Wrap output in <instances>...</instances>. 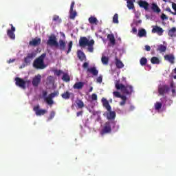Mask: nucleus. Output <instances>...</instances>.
Masks as SVG:
<instances>
[{
    "instance_id": "09e8293b",
    "label": "nucleus",
    "mask_w": 176,
    "mask_h": 176,
    "mask_svg": "<svg viewBox=\"0 0 176 176\" xmlns=\"http://www.w3.org/2000/svg\"><path fill=\"white\" fill-rule=\"evenodd\" d=\"M82 68L84 69H86L87 68H89V63L85 62L82 65Z\"/></svg>"
},
{
    "instance_id": "2eb2a0df",
    "label": "nucleus",
    "mask_w": 176,
    "mask_h": 176,
    "mask_svg": "<svg viewBox=\"0 0 176 176\" xmlns=\"http://www.w3.org/2000/svg\"><path fill=\"white\" fill-rule=\"evenodd\" d=\"M41 80H42V76H41V74H37L32 79V86H34V87H38V86H39V83H41Z\"/></svg>"
},
{
    "instance_id": "6e6552de",
    "label": "nucleus",
    "mask_w": 176,
    "mask_h": 176,
    "mask_svg": "<svg viewBox=\"0 0 176 176\" xmlns=\"http://www.w3.org/2000/svg\"><path fill=\"white\" fill-rule=\"evenodd\" d=\"M33 111L35 112L36 116H43V115H46V113H47V110L41 109V106L39 104L34 106Z\"/></svg>"
},
{
    "instance_id": "58836bf2",
    "label": "nucleus",
    "mask_w": 176,
    "mask_h": 176,
    "mask_svg": "<svg viewBox=\"0 0 176 176\" xmlns=\"http://www.w3.org/2000/svg\"><path fill=\"white\" fill-rule=\"evenodd\" d=\"M140 65L144 67L145 65H146L147 63H148V59H146V58L145 57H142L140 60Z\"/></svg>"
},
{
    "instance_id": "de8ad7c7",
    "label": "nucleus",
    "mask_w": 176,
    "mask_h": 176,
    "mask_svg": "<svg viewBox=\"0 0 176 176\" xmlns=\"http://www.w3.org/2000/svg\"><path fill=\"white\" fill-rule=\"evenodd\" d=\"M97 94H93L92 95H91V100H92V101H97Z\"/></svg>"
},
{
    "instance_id": "a878e982",
    "label": "nucleus",
    "mask_w": 176,
    "mask_h": 176,
    "mask_svg": "<svg viewBox=\"0 0 176 176\" xmlns=\"http://www.w3.org/2000/svg\"><path fill=\"white\" fill-rule=\"evenodd\" d=\"M71 95H74V94L69 93V91H66L61 94V97L62 98H63V100H69Z\"/></svg>"
},
{
    "instance_id": "680f3d73",
    "label": "nucleus",
    "mask_w": 176,
    "mask_h": 176,
    "mask_svg": "<svg viewBox=\"0 0 176 176\" xmlns=\"http://www.w3.org/2000/svg\"><path fill=\"white\" fill-rule=\"evenodd\" d=\"M43 97H46V96H47V92L46 91L43 92Z\"/></svg>"
},
{
    "instance_id": "f03ea898",
    "label": "nucleus",
    "mask_w": 176,
    "mask_h": 176,
    "mask_svg": "<svg viewBox=\"0 0 176 176\" xmlns=\"http://www.w3.org/2000/svg\"><path fill=\"white\" fill-rule=\"evenodd\" d=\"M94 43L95 41L93 39L89 41L87 37H80L79 39V46L80 47L88 46L87 52H89V53L94 52Z\"/></svg>"
},
{
    "instance_id": "5701e85b",
    "label": "nucleus",
    "mask_w": 176,
    "mask_h": 176,
    "mask_svg": "<svg viewBox=\"0 0 176 176\" xmlns=\"http://www.w3.org/2000/svg\"><path fill=\"white\" fill-rule=\"evenodd\" d=\"M83 86H85V82H78L74 85L73 89H76L77 90H82V89H83Z\"/></svg>"
},
{
    "instance_id": "1a4fd4ad",
    "label": "nucleus",
    "mask_w": 176,
    "mask_h": 176,
    "mask_svg": "<svg viewBox=\"0 0 176 176\" xmlns=\"http://www.w3.org/2000/svg\"><path fill=\"white\" fill-rule=\"evenodd\" d=\"M34 57H36V54L35 52L28 53L26 57L24 58L25 65L23 67H25V65H30Z\"/></svg>"
},
{
    "instance_id": "8fccbe9b",
    "label": "nucleus",
    "mask_w": 176,
    "mask_h": 176,
    "mask_svg": "<svg viewBox=\"0 0 176 176\" xmlns=\"http://www.w3.org/2000/svg\"><path fill=\"white\" fill-rule=\"evenodd\" d=\"M56 116V112L54 111H51L50 115V119H53Z\"/></svg>"
},
{
    "instance_id": "b1692460",
    "label": "nucleus",
    "mask_w": 176,
    "mask_h": 176,
    "mask_svg": "<svg viewBox=\"0 0 176 176\" xmlns=\"http://www.w3.org/2000/svg\"><path fill=\"white\" fill-rule=\"evenodd\" d=\"M77 57L81 61H84V60H86V55L81 50L77 51Z\"/></svg>"
},
{
    "instance_id": "6ab92c4d",
    "label": "nucleus",
    "mask_w": 176,
    "mask_h": 176,
    "mask_svg": "<svg viewBox=\"0 0 176 176\" xmlns=\"http://www.w3.org/2000/svg\"><path fill=\"white\" fill-rule=\"evenodd\" d=\"M58 43V49L61 52H65L66 49L65 47L67 46V43H65V41L63 39H60Z\"/></svg>"
},
{
    "instance_id": "aec40b11",
    "label": "nucleus",
    "mask_w": 176,
    "mask_h": 176,
    "mask_svg": "<svg viewBox=\"0 0 176 176\" xmlns=\"http://www.w3.org/2000/svg\"><path fill=\"white\" fill-rule=\"evenodd\" d=\"M87 72H89V74H92L94 76H97V75H98V70H97L96 67L87 68Z\"/></svg>"
},
{
    "instance_id": "c756f323",
    "label": "nucleus",
    "mask_w": 176,
    "mask_h": 176,
    "mask_svg": "<svg viewBox=\"0 0 176 176\" xmlns=\"http://www.w3.org/2000/svg\"><path fill=\"white\" fill-rule=\"evenodd\" d=\"M107 38L109 39L110 43L114 46L116 43V40L115 39V36L112 34L107 35Z\"/></svg>"
},
{
    "instance_id": "6e6d98bb",
    "label": "nucleus",
    "mask_w": 176,
    "mask_h": 176,
    "mask_svg": "<svg viewBox=\"0 0 176 176\" xmlns=\"http://www.w3.org/2000/svg\"><path fill=\"white\" fill-rule=\"evenodd\" d=\"M145 50H146V52H151V46L146 45L145 46Z\"/></svg>"
},
{
    "instance_id": "bf43d9fd",
    "label": "nucleus",
    "mask_w": 176,
    "mask_h": 176,
    "mask_svg": "<svg viewBox=\"0 0 176 176\" xmlns=\"http://www.w3.org/2000/svg\"><path fill=\"white\" fill-rule=\"evenodd\" d=\"M132 32H133V34H137V28H132Z\"/></svg>"
},
{
    "instance_id": "72a5a7b5",
    "label": "nucleus",
    "mask_w": 176,
    "mask_h": 176,
    "mask_svg": "<svg viewBox=\"0 0 176 176\" xmlns=\"http://www.w3.org/2000/svg\"><path fill=\"white\" fill-rule=\"evenodd\" d=\"M76 104L78 108H79L80 109H82V108H84V107H85V103L83 102V101H82L80 100H76Z\"/></svg>"
},
{
    "instance_id": "c85d7f7f",
    "label": "nucleus",
    "mask_w": 176,
    "mask_h": 176,
    "mask_svg": "<svg viewBox=\"0 0 176 176\" xmlns=\"http://www.w3.org/2000/svg\"><path fill=\"white\" fill-rule=\"evenodd\" d=\"M138 36H139V38H146V30L144 28L140 29L138 30Z\"/></svg>"
},
{
    "instance_id": "13d9d810",
    "label": "nucleus",
    "mask_w": 176,
    "mask_h": 176,
    "mask_svg": "<svg viewBox=\"0 0 176 176\" xmlns=\"http://www.w3.org/2000/svg\"><path fill=\"white\" fill-rule=\"evenodd\" d=\"M16 61V59H10L8 60V64H10L11 63H14Z\"/></svg>"
},
{
    "instance_id": "a18cd8bd",
    "label": "nucleus",
    "mask_w": 176,
    "mask_h": 176,
    "mask_svg": "<svg viewBox=\"0 0 176 176\" xmlns=\"http://www.w3.org/2000/svg\"><path fill=\"white\" fill-rule=\"evenodd\" d=\"M64 74L63 70H54V74L56 75V76H60V75Z\"/></svg>"
},
{
    "instance_id": "20e7f679",
    "label": "nucleus",
    "mask_w": 176,
    "mask_h": 176,
    "mask_svg": "<svg viewBox=\"0 0 176 176\" xmlns=\"http://www.w3.org/2000/svg\"><path fill=\"white\" fill-rule=\"evenodd\" d=\"M45 57H46V54H42L34 60L33 67L35 69H45L46 68Z\"/></svg>"
},
{
    "instance_id": "4d7b16f0",
    "label": "nucleus",
    "mask_w": 176,
    "mask_h": 176,
    "mask_svg": "<svg viewBox=\"0 0 176 176\" xmlns=\"http://www.w3.org/2000/svg\"><path fill=\"white\" fill-rule=\"evenodd\" d=\"M142 23V20H138L135 22V25H138V24H141Z\"/></svg>"
},
{
    "instance_id": "0eeeda50",
    "label": "nucleus",
    "mask_w": 176,
    "mask_h": 176,
    "mask_svg": "<svg viewBox=\"0 0 176 176\" xmlns=\"http://www.w3.org/2000/svg\"><path fill=\"white\" fill-rule=\"evenodd\" d=\"M59 94H60V92L58 91H56L53 93H51L50 95H48L47 97L45 98V101L48 105H53V104H54V101H53V98H54V97H58Z\"/></svg>"
},
{
    "instance_id": "7c9ffc66",
    "label": "nucleus",
    "mask_w": 176,
    "mask_h": 176,
    "mask_svg": "<svg viewBox=\"0 0 176 176\" xmlns=\"http://www.w3.org/2000/svg\"><path fill=\"white\" fill-rule=\"evenodd\" d=\"M52 21H54V24H60L63 21L58 15H54Z\"/></svg>"
},
{
    "instance_id": "dca6fc26",
    "label": "nucleus",
    "mask_w": 176,
    "mask_h": 176,
    "mask_svg": "<svg viewBox=\"0 0 176 176\" xmlns=\"http://www.w3.org/2000/svg\"><path fill=\"white\" fill-rule=\"evenodd\" d=\"M41 42H42V40L41 38L36 37L34 38H32L31 41L29 42V45L30 46H39L41 45Z\"/></svg>"
},
{
    "instance_id": "4c0bfd02",
    "label": "nucleus",
    "mask_w": 176,
    "mask_h": 176,
    "mask_svg": "<svg viewBox=\"0 0 176 176\" xmlns=\"http://www.w3.org/2000/svg\"><path fill=\"white\" fill-rule=\"evenodd\" d=\"M62 80H63L64 82H69V80H71V78L67 73H63Z\"/></svg>"
},
{
    "instance_id": "f257e3e1",
    "label": "nucleus",
    "mask_w": 176,
    "mask_h": 176,
    "mask_svg": "<svg viewBox=\"0 0 176 176\" xmlns=\"http://www.w3.org/2000/svg\"><path fill=\"white\" fill-rule=\"evenodd\" d=\"M101 102L104 108H106L107 111L104 113L103 116H105L108 120H115V118H116V112L112 111V107H111V104H109V102L105 98H102L101 99Z\"/></svg>"
},
{
    "instance_id": "f704fd0d",
    "label": "nucleus",
    "mask_w": 176,
    "mask_h": 176,
    "mask_svg": "<svg viewBox=\"0 0 176 176\" xmlns=\"http://www.w3.org/2000/svg\"><path fill=\"white\" fill-rule=\"evenodd\" d=\"M111 123H112L113 130L115 133H116V131H119V125L116 124V121H111Z\"/></svg>"
},
{
    "instance_id": "3c124183",
    "label": "nucleus",
    "mask_w": 176,
    "mask_h": 176,
    "mask_svg": "<svg viewBox=\"0 0 176 176\" xmlns=\"http://www.w3.org/2000/svg\"><path fill=\"white\" fill-rule=\"evenodd\" d=\"M161 19L162 20H168V17L164 14H162Z\"/></svg>"
},
{
    "instance_id": "ddd939ff",
    "label": "nucleus",
    "mask_w": 176,
    "mask_h": 176,
    "mask_svg": "<svg viewBox=\"0 0 176 176\" xmlns=\"http://www.w3.org/2000/svg\"><path fill=\"white\" fill-rule=\"evenodd\" d=\"M74 6H75V1H72L70 6L69 19L71 20H75V18L78 16L76 10H74Z\"/></svg>"
},
{
    "instance_id": "39448f33",
    "label": "nucleus",
    "mask_w": 176,
    "mask_h": 176,
    "mask_svg": "<svg viewBox=\"0 0 176 176\" xmlns=\"http://www.w3.org/2000/svg\"><path fill=\"white\" fill-rule=\"evenodd\" d=\"M112 131V121H107L104 123L103 128L100 131V134L104 135V134H109Z\"/></svg>"
},
{
    "instance_id": "7ed1b4c3",
    "label": "nucleus",
    "mask_w": 176,
    "mask_h": 176,
    "mask_svg": "<svg viewBox=\"0 0 176 176\" xmlns=\"http://www.w3.org/2000/svg\"><path fill=\"white\" fill-rule=\"evenodd\" d=\"M115 87L117 90H120L123 94H126V96H131L134 91L133 86L129 85H124L120 83V80L116 82Z\"/></svg>"
},
{
    "instance_id": "864d4df0",
    "label": "nucleus",
    "mask_w": 176,
    "mask_h": 176,
    "mask_svg": "<svg viewBox=\"0 0 176 176\" xmlns=\"http://www.w3.org/2000/svg\"><path fill=\"white\" fill-rule=\"evenodd\" d=\"M82 115H83V111H78V112L76 113V116L77 117L82 116Z\"/></svg>"
},
{
    "instance_id": "4468645a",
    "label": "nucleus",
    "mask_w": 176,
    "mask_h": 176,
    "mask_svg": "<svg viewBox=\"0 0 176 176\" xmlns=\"http://www.w3.org/2000/svg\"><path fill=\"white\" fill-rule=\"evenodd\" d=\"M152 28V34H157L160 36H162V35H163V32H164V30L163 28H160V26L153 25Z\"/></svg>"
},
{
    "instance_id": "79ce46f5",
    "label": "nucleus",
    "mask_w": 176,
    "mask_h": 176,
    "mask_svg": "<svg viewBox=\"0 0 176 176\" xmlns=\"http://www.w3.org/2000/svg\"><path fill=\"white\" fill-rule=\"evenodd\" d=\"M113 96H114V97H116L117 98H122V97L124 96L123 95H121L120 92H119V91L113 92Z\"/></svg>"
},
{
    "instance_id": "c9c22d12",
    "label": "nucleus",
    "mask_w": 176,
    "mask_h": 176,
    "mask_svg": "<svg viewBox=\"0 0 176 176\" xmlns=\"http://www.w3.org/2000/svg\"><path fill=\"white\" fill-rule=\"evenodd\" d=\"M151 64H160V60H159V58L153 56L151 58Z\"/></svg>"
},
{
    "instance_id": "cd10ccee",
    "label": "nucleus",
    "mask_w": 176,
    "mask_h": 176,
    "mask_svg": "<svg viewBox=\"0 0 176 176\" xmlns=\"http://www.w3.org/2000/svg\"><path fill=\"white\" fill-rule=\"evenodd\" d=\"M176 28H172L170 30H168V36H170V38H175L176 37Z\"/></svg>"
},
{
    "instance_id": "c03bdc74",
    "label": "nucleus",
    "mask_w": 176,
    "mask_h": 176,
    "mask_svg": "<svg viewBox=\"0 0 176 176\" xmlns=\"http://www.w3.org/2000/svg\"><path fill=\"white\" fill-rule=\"evenodd\" d=\"M162 103L161 102H157L155 104V108L157 111H159V109H160L162 108Z\"/></svg>"
},
{
    "instance_id": "473e14b6",
    "label": "nucleus",
    "mask_w": 176,
    "mask_h": 176,
    "mask_svg": "<svg viewBox=\"0 0 176 176\" xmlns=\"http://www.w3.org/2000/svg\"><path fill=\"white\" fill-rule=\"evenodd\" d=\"M74 45V42L70 41L67 45V50H66V54H69L71 53V50H72V46Z\"/></svg>"
},
{
    "instance_id": "37998d69",
    "label": "nucleus",
    "mask_w": 176,
    "mask_h": 176,
    "mask_svg": "<svg viewBox=\"0 0 176 176\" xmlns=\"http://www.w3.org/2000/svg\"><path fill=\"white\" fill-rule=\"evenodd\" d=\"M47 82L49 83V85H53V83H54V78L53 76H49L47 78Z\"/></svg>"
},
{
    "instance_id": "0e129e2a",
    "label": "nucleus",
    "mask_w": 176,
    "mask_h": 176,
    "mask_svg": "<svg viewBox=\"0 0 176 176\" xmlns=\"http://www.w3.org/2000/svg\"><path fill=\"white\" fill-rule=\"evenodd\" d=\"M89 91H93V87H91Z\"/></svg>"
},
{
    "instance_id": "f8f14e48",
    "label": "nucleus",
    "mask_w": 176,
    "mask_h": 176,
    "mask_svg": "<svg viewBox=\"0 0 176 176\" xmlns=\"http://www.w3.org/2000/svg\"><path fill=\"white\" fill-rule=\"evenodd\" d=\"M168 91H170V87L166 85L158 87V93L160 96H164L166 94L168 93Z\"/></svg>"
},
{
    "instance_id": "5fc2aeb1",
    "label": "nucleus",
    "mask_w": 176,
    "mask_h": 176,
    "mask_svg": "<svg viewBox=\"0 0 176 176\" xmlns=\"http://www.w3.org/2000/svg\"><path fill=\"white\" fill-rule=\"evenodd\" d=\"M166 12H169V13H171V14H173V13H174V12L171 11V8H170V7H168L166 8Z\"/></svg>"
},
{
    "instance_id": "69168bd1",
    "label": "nucleus",
    "mask_w": 176,
    "mask_h": 176,
    "mask_svg": "<svg viewBox=\"0 0 176 176\" xmlns=\"http://www.w3.org/2000/svg\"><path fill=\"white\" fill-rule=\"evenodd\" d=\"M164 2H166V0H163Z\"/></svg>"
},
{
    "instance_id": "a211bd4d",
    "label": "nucleus",
    "mask_w": 176,
    "mask_h": 176,
    "mask_svg": "<svg viewBox=\"0 0 176 176\" xmlns=\"http://www.w3.org/2000/svg\"><path fill=\"white\" fill-rule=\"evenodd\" d=\"M138 5L140 6V8H142L143 9H144V10H149V3L145 1H138Z\"/></svg>"
},
{
    "instance_id": "e433bc0d",
    "label": "nucleus",
    "mask_w": 176,
    "mask_h": 176,
    "mask_svg": "<svg viewBox=\"0 0 176 176\" xmlns=\"http://www.w3.org/2000/svg\"><path fill=\"white\" fill-rule=\"evenodd\" d=\"M101 61L104 65H108L109 63V58L107 56H102Z\"/></svg>"
},
{
    "instance_id": "052dcab7",
    "label": "nucleus",
    "mask_w": 176,
    "mask_h": 176,
    "mask_svg": "<svg viewBox=\"0 0 176 176\" xmlns=\"http://www.w3.org/2000/svg\"><path fill=\"white\" fill-rule=\"evenodd\" d=\"M171 91H172L173 96H174V94H175V87L172 88Z\"/></svg>"
},
{
    "instance_id": "e2e57ef3",
    "label": "nucleus",
    "mask_w": 176,
    "mask_h": 176,
    "mask_svg": "<svg viewBox=\"0 0 176 176\" xmlns=\"http://www.w3.org/2000/svg\"><path fill=\"white\" fill-rule=\"evenodd\" d=\"M62 36H63L64 38H65V34L61 33Z\"/></svg>"
},
{
    "instance_id": "a19ab883",
    "label": "nucleus",
    "mask_w": 176,
    "mask_h": 176,
    "mask_svg": "<svg viewBox=\"0 0 176 176\" xmlns=\"http://www.w3.org/2000/svg\"><path fill=\"white\" fill-rule=\"evenodd\" d=\"M121 100H122V101L120 102V105H121V107H123L124 105H125L126 102L127 101V97H126V96H124L121 98Z\"/></svg>"
},
{
    "instance_id": "393cba45",
    "label": "nucleus",
    "mask_w": 176,
    "mask_h": 176,
    "mask_svg": "<svg viewBox=\"0 0 176 176\" xmlns=\"http://www.w3.org/2000/svg\"><path fill=\"white\" fill-rule=\"evenodd\" d=\"M151 10H153V12H154V13H160V12H162V10H160V8L157 6V4H156L155 3H152Z\"/></svg>"
},
{
    "instance_id": "423d86ee",
    "label": "nucleus",
    "mask_w": 176,
    "mask_h": 176,
    "mask_svg": "<svg viewBox=\"0 0 176 176\" xmlns=\"http://www.w3.org/2000/svg\"><path fill=\"white\" fill-rule=\"evenodd\" d=\"M47 46H50L51 47L54 46V47H58V42L57 41V37L54 34H51L48 40L47 41Z\"/></svg>"
},
{
    "instance_id": "412c9836",
    "label": "nucleus",
    "mask_w": 176,
    "mask_h": 176,
    "mask_svg": "<svg viewBox=\"0 0 176 176\" xmlns=\"http://www.w3.org/2000/svg\"><path fill=\"white\" fill-rule=\"evenodd\" d=\"M115 60H116V67L117 68L120 69L123 68V67H124V65L120 60V59H119V58H118V56H116Z\"/></svg>"
},
{
    "instance_id": "f3484780",
    "label": "nucleus",
    "mask_w": 176,
    "mask_h": 176,
    "mask_svg": "<svg viewBox=\"0 0 176 176\" xmlns=\"http://www.w3.org/2000/svg\"><path fill=\"white\" fill-rule=\"evenodd\" d=\"M164 58L166 61H168L170 64H174L175 61V56H174V54H166L164 56Z\"/></svg>"
},
{
    "instance_id": "bb28decb",
    "label": "nucleus",
    "mask_w": 176,
    "mask_h": 176,
    "mask_svg": "<svg viewBox=\"0 0 176 176\" xmlns=\"http://www.w3.org/2000/svg\"><path fill=\"white\" fill-rule=\"evenodd\" d=\"M167 50V47L163 44H160L157 45V52H160V53H164Z\"/></svg>"
},
{
    "instance_id": "ea45409f",
    "label": "nucleus",
    "mask_w": 176,
    "mask_h": 176,
    "mask_svg": "<svg viewBox=\"0 0 176 176\" xmlns=\"http://www.w3.org/2000/svg\"><path fill=\"white\" fill-rule=\"evenodd\" d=\"M113 23L114 24H119V15L118 14H115L113 17Z\"/></svg>"
},
{
    "instance_id": "9d476101",
    "label": "nucleus",
    "mask_w": 176,
    "mask_h": 176,
    "mask_svg": "<svg viewBox=\"0 0 176 176\" xmlns=\"http://www.w3.org/2000/svg\"><path fill=\"white\" fill-rule=\"evenodd\" d=\"M27 82L30 83V80L25 81L20 77L15 78V85L16 86L21 87V89H25V85Z\"/></svg>"
},
{
    "instance_id": "9b49d317",
    "label": "nucleus",
    "mask_w": 176,
    "mask_h": 176,
    "mask_svg": "<svg viewBox=\"0 0 176 176\" xmlns=\"http://www.w3.org/2000/svg\"><path fill=\"white\" fill-rule=\"evenodd\" d=\"M10 25L11 29L7 30V35L10 39L14 40L16 39V34H14V32H16V28L13 26V24H10Z\"/></svg>"
},
{
    "instance_id": "603ef678",
    "label": "nucleus",
    "mask_w": 176,
    "mask_h": 176,
    "mask_svg": "<svg viewBox=\"0 0 176 176\" xmlns=\"http://www.w3.org/2000/svg\"><path fill=\"white\" fill-rule=\"evenodd\" d=\"M96 80H97L98 83H102V77L99 76V77L97 78Z\"/></svg>"
},
{
    "instance_id": "4be33fe9",
    "label": "nucleus",
    "mask_w": 176,
    "mask_h": 176,
    "mask_svg": "<svg viewBox=\"0 0 176 176\" xmlns=\"http://www.w3.org/2000/svg\"><path fill=\"white\" fill-rule=\"evenodd\" d=\"M134 2H135V0H128L126 1V7L129 10H131L133 9H135V7L134 6Z\"/></svg>"
},
{
    "instance_id": "49530a36",
    "label": "nucleus",
    "mask_w": 176,
    "mask_h": 176,
    "mask_svg": "<svg viewBox=\"0 0 176 176\" xmlns=\"http://www.w3.org/2000/svg\"><path fill=\"white\" fill-rule=\"evenodd\" d=\"M172 8L175 10L174 12H172V14H173V16H176V3H172Z\"/></svg>"
},
{
    "instance_id": "2f4dec72",
    "label": "nucleus",
    "mask_w": 176,
    "mask_h": 176,
    "mask_svg": "<svg viewBox=\"0 0 176 176\" xmlns=\"http://www.w3.org/2000/svg\"><path fill=\"white\" fill-rule=\"evenodd\" d=\"M88 21L90 24H94L95 25H97L98 24V20L96 16H91L89 18Z\"/></svg>"
}]
</instances>
